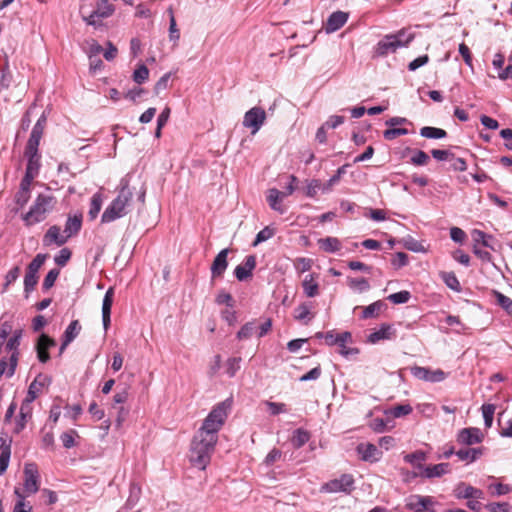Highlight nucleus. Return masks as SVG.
Listing matches in <instances>:
<instances>
[{
  "mask_svg": "<svg viewBox=\"0 0 512 512\" xmlns=\"http://www.w3.org/2000/svg\"><path fill=\"white\" fill-rule=\"evenodd\" d=\"M412 407L409 404L397 405L389 409L388 413L395 418L406 416L412 412Z\"/></svg>",
  "mask_w": 512,
  "mask_h": 512,
  "instance_id": "5fc2aeb1",
  "label": "nucleus"
},
{
  "mask_svg": "<svg viewBox=\"0 0 512 512\" xmlns=\"http://www.w3.org/2000/svg\"><path fill=\"white\" fill-rule=\"evenodd\" d=\"M310 439V434L302 429L298 428L293 432L291 443L294 448L299 449L304 446Z\"/></svg>",
  "mask_w": 512,
  "mask_h": 512,
  "instance_id": "2f4dec72",
  "label": "nucleus"
},
{
  "mask_svg": "<svg viewBox=\"0 0 512 512\" xmlns=\"http://www.w3.org/2000/svg\"><path fill=\"white\" fill-rule=\"evenodd\" d=\"M256 267V257L248 255L245 257L243 264L235 267L234 275L239 281H245L252 276V271Z\"/></svg>",
  "mask_w": 512,
  "mask_h": 512,
  "instance_id": "dca6fc26",
  "label": "nucleus"
},
{
  "mask_svg": "<svg viewBox=\"0 0 512 512\" xmlns=\"http://www.w3.org/2000/svg\"><path fill=\"white\" fill-rule=\"evenodd\" d=\"M354 478L350 474H342L339 478L325 483L321 490L327 493H350L353 490Z\"/></svg>",
  "mask_w": 512,
  "mask_h": 512,
  "instance_id": "39448f33",
  "label": "nucleus"
},
{
  "mask_svg": "<svg viewBox=\"0 0 512 512\" xmlns=\"http://www.w3.org/2000/svg\"><path fill=\"white\" fill-rule=\"evenodd\" d=\"M403 245L406 249L413 252H422L424 250L423 245L411 236L403 240Z\"/></svg>",
  "mask_w": 512,
  "mask_h": 512,
  "instance_id": "bf43d9fd",
  "label": "nucleus"
},
{
  "mask_svg": "<svg viewBox=\"0 0 512 512\" xmlns=\"http://www.w3.org/2000/svg\"><path fill=\"white\" fill-rule=\"evenodd\" d=\"M419 475L424 478L441 477L450 472L449 463H439L435 465L424 466L418 464Z\"/></svg>",
  "mask_w": 512,
  "mask_h": 512,
  "instance_id": "2eb2a0df",
  "label": "nucleus"
},
{
  "mask_svg": "<svg viewBox=\"0 0 512 512\" xmlns=\"http://www.w3.org/2000/svg\"><path fill=\"white\" fill-rule=\"evenodd\" d=\"M482 415L484 419V425L486 428H490L493 422V416L495 412V405L493 404H483L481 407Z\"/></svg>",
  "mask_w": 512,
  "mask_h": 512,
  "instance_id": "ea45409f",
  "label": "nucleus"
},
{
  "mask_svg": "<svg viewBox=\"0 0 512 512\" xmlns=\"http://www.w3.org/2000/svg\"><path fill=\"white\" fill-rule=\"evenodd\" d=\"M410 371L415 378L431 383L442 382L448 376V373L444 372L441 369L432 370L428 367L421 366H414L410 369Z\"/></svg>",
  "mask_w": 512,
  "mask_h": 512,
  "instance_id": "0eeeda50",
  "label": "nucleus"
},
{
  "mask_svg": "<svg viewBox=\"0 0 512 512\" xmlns=\"http://www.w3.org/2000/svg\"><path fill=\"white\" fill-rule=\"evenodd\" d=\"M323 185L319 179H312L307 182L305 188V195L309 198H314L319 191L323 192Z\"/></svg>",
  "mask_w": 512,
  "mask_h": 512,
  "instance_id": "e433bc0d",
  "label": "nucleus"
},
{
  "mask_svg": "<svg viewBox=\"0 0 512 512\" xmlns=\"http://www.w3.org/2000/svg\"><path fill=\"white\" fill-rule=\"evenodd\" d=\"M318 244L320 248L327 253H335L341 248V242L335 237L321 238Z\"/></svg>",
  "mask_w": 512,
  "mask_h": 512,
  "instance_id": "c85d7f7f",
  "label": "nucleus"
},
{
  "mask_svg": "<svg viewBox=\"0 0 512 512\" xmlns=\"http://www.w3.org/2000/svg\"><path fill=\"white\" fill-rule=\"evenodd\" d=\"M67 240L66 235L64 233L62 234L60 227L56 225L51 226L44 235L45 245L55 243L57 246H62Z\"/></svg>",
  "mask_w": 512,
  "mask_h": 512,
  "instance_id": "412c9836",
  "label": "nucleus"
},
{
  "mask_svg": "<svg viewBox=\"0 0 512 512\" xmlns=\"http://www.w3.org/2000/svg\"><path fill=\"white\" fill-rule=\"evenodd\" d=\"M101 207H102L101 194L95 193L91 198L90 207H89V211H88V215L91 220L96 219V217L98 216V214L101 210Z\"/></svg>",
  "mask_w": 512,
  "mask_h": 512,
  "instance_id": "f704fd0d",
  "label": "nucleus"
},
{
  "mask_svg": "<svg viewBox=\"0 0 512 512\" xmlns=\"http://www.w3.org/2000/svg\"><path fill=\"white\" fill-rule=\"evenodd\" d=\"M394 335V330L390 324H382L378 330L373 331L368 336V341L372 344L379 342L380 340L391 339Z\"/></svg>",
  "mask_w": 512,
  "mask_h": 512,
  "instance_id": "5701e85b",
  "label": "nucleus"
},
{
  "mask_svg": "<svg viewBox=\"0 0 512 512\" xmlns=\"http://www.w3.org/2000/svg\"><path fill=\"white\" fill-rule=\"evenodd\" d=\"M22 338V330H15L13 335L8 339L5 349L8 352H11L10 355V366H9V374H14L15 369L18 363L19 351L18 347L20 345V340Z\"/></svg>",
  "mask_w": 512,
  "mask_h": 512,
  "instance_id": "1a4fd4ad",
  "label": "nucleus"
},
{
  "mask_svg": "<svg viewBox=\"0 0 512 512\" xmlns=\"http://www.w3.org/2000/svg\"><path fill=\"white\" fill-rule=\"evenodd\" d=\"M42 138L41 134H37L36 132H31L30 137L27 141L25 151H29L35 154V151H38V147L40 144V140Z\"/></svg>",
  "mask_w": 512,
  "mask_h": 512,
  "instance_id": "6e6d98bb",
  "label": "nucleus"
},
{
  "mask_svg": "<svg viewBox=\"0 0 512 512\" xmlns=\"http://www.w3.org/2000/svg\"><path fill=\"white\" fill-rule=\"evenodd\" d=\"M168 13L170 15V19H169V39L171 41L177 42L179 40V38H180V32L177 29L176 20H175L174 13H173V10H172L171 7L168 9Z\"/></svg>",
  "mask_w": 512,
  "mask_h": 512,
  "instance_id": "79ce46f5",
  "label": "nucleus"
},
{
  "mask_svg": "<svg viewBox=\"0 0 512 512\" xmlns=\"http://www.w3.org/2000/svg\"><path fill=\"white\" fill-rule=\"evenodd\" d=\"M77 435L75 430H70L61 434L60 439L65 448L70 449L75 446L74 437Z\"/></svg>",
  "mask_w": 512,
  "mask_h": 512,
  "instance_id": "680f3d73",
  "label": "nucleus"
},
{
  "mask_svg": "<svg viewBox=\"0 0 512 512\" xmlns=\"http://www.w3.org/2000/svg\"><path fill=\"white\" fill-rule=\"evenodd\" d=\"M411 294L409 291L402 290L393 294H390L387 299L393 304H404L409 301Z\"/></svg>",
  "mask_w": 512,
  "mask_h": 512,
  "instance_id": "09e8293b",
  "label": "nucleus"
},
{
  "mask_svg": "<svg viewBox=\"0 0 512 512\" xmlns=\"http://www.w3.org/2000/svg\"><path fill=\"white\" fill-rule=\"evenodd\" d=\"M383 307H384V303L380 300L366 306L363 309L362 318L368 319V318L376 317Z\"/></svg>",
  "mask_w": 512,
  "mask_h": 512,
  "instance_id": "c9c22d12",
  "label": "nucleus"
},
{
  "mask_svg": "<svg viewBox=\"0 0 512 512\" xmlns=\"http://www.w3.org/2000/svg\"><path fill=\"white\" fill-rule=\"evenodd\" d=\"M265 405L268 407L271 415H278L288 411L287 406L284 403L266 401Z\"/></svg>",
  "mask_w": 512,
  "mask_h": 512,
  "instance_id": "e2e57ef3",
  "label": "nucleus"
},
{
  "mask_svg": "<svg viewBox=\"0 0 512 512\" xmlns=\"http://www.w3.org/2000/svg\"><path fill=\"white\" fill-rule=\"evenodd\" d=\"M148 77H149V70L144 64L139 65L133 73V80L137 84L144 83L148 79Z\"/></svg>",
  "mask_w": 512,
  "mask_h": 512,
  "instance_id": "3c124183",
  "label": "nucleus"
},
{
  "mask_svg": "<svg viewBox=\"0 0 512 512\" xmlns=\"http://www.w3.org/2000/svg\"><path fill=\"white\" fill-rule=\"evenodd\" d=\"M24 489L27 494H34L38 491L39 474L35 464H26L24 468Z\"/></svg>",
  "mask_w": 512,
  "mask_h": 512,
  "instance_id": "f8f14e48",
  "label": "nucleus"
},
{
  "mask_svg": "<svg viewBox=\"0 0 512 512\" xmlns=\"http://www.w3.org/2000/svg\"><path fill=\"white\" fill-rule=\"evenodd\" d=\"M171 77V73H165L155 84L154 92L156 95H159L163 90H166L169 86V80Z\"/></svg>",
  "mask_w": 512,
  "mask_h": 512,
  "instance_id": "0e129e2a",
  "label": "nucleus"
},
{
  "mask_svg": "<svg viewBox=\"0 0 512 512\" xmlns=\"http://www.w3.org/2000/svg\"><path fill=\"white\" fill-rule=\"evenodd\" d=\"M484 447H475V448H463L459 449L456 452V456L461 461H466L467 463H472L479 459L484 454Z\"/></svg>",
  "mask_w": 512,
  "mask_h": 512,
  "instance_id": "4be33fe9",
  "label": "nucleus"
},
{
  "mask_svg": "<svg viewBox=\"0 0 512 512\" xmlns=\"http://www.w3.org/2000/svg\"><path fill=\"white\" fill-rule=\"evenodd\" d=\"M391 264L396 268H402L408 264V255L404 252H397L391 260Z\"/></svg>",
  "mask_w": 512,
  "mask_h": 512,
  "instance_id": "338daca9",
  "label": "nucleus"
},
{
  "mask_svg": "<svg viewBox=\"0 0 512 512\" xmlns=\"http://www.w3.org/2000/svg\"><path fill=\"white\" fill-rule=\"evenodd\" d=\"M420 135L428 139H442L447 136V132L441 128L424 126L420 129Z\"/></svg>",
  "mask_w": 512,
  "mask_h": 512,
  "instance_id": "7c9ffc66",
  "label": "nucleus"
},
{
  "mask_svg": "<svg viewBox=\"0 0 512 512\" xmlns=\"http://www.w3.org/2000/svg\"><path fill=\"white\" fill-rule=\"evenodd\" d=\"M113 298H114V289L110 287L103 298L102 302V322L103 327L105 330L108 329L110 322H111V308L113 304Z\"/></svg>",
  "mask_w": 512,
  "mask_h": 512,
  "instance_id": "6ab92c4d",
  "label": "nucleus"
},
{
  "mask_svg": "<svg viewBox=\"0 0 512 512\" xmlns=\"http://www.w3.org/2000/svg\"><path fill=\"white\" fill-rule=\"evenodd\" d=\"M114 6L108 0H99L96 9L93 10L100 18H107L114 13Z\"/></svg>",
  "mask_w": 512,
  "mask_h": 512,
  "instance_id": "473e14b6",
  "label": "nucleus"
},
{
  "mask_svg": "<svg viewBox=\"0 0 512 512\" xmlns=\"http://www.w3.org/2000/svg\"><path fill=\"white\" fill-rule=\"evenodd\" d=\"M454 495L458 499H483L484 492L478 488L467 485L464 482L459 483L454 489Z\"/></svg>",
  "mask_w": 512,
  "mask_h": 512,
  "instance_id": "f3484780",
  "label": "nucleus"
},
{
  "mask_svg": "<svg viewBox=\"0 0 512 512\" xmlns=\"http://www.w3.org/2000/svg\"><path fill=\"white\" fill-rule=\"evenodd\" d=\"M80 331L81 325L79 321L73 320L64 331L62 338L66 339V343H71L79 335Z\"/></svg>",
  "mask_w": 512,
  "mask_h": 512,
  "instance_id": "72a5a7b5",
  "label": "nucleus"
},
{
  "mask_svg": "<svg viewBox=\"0 0 512 512\" xmlns=\"http://www.w3.org/2000/svg\"><path fill=\"white\" fill-rule=\"evenodd\" d=\"M439 275H440V278L443 280V282L446 284V286L449 287L451 290H453L455 292L461 291L462 288H461L460 282L454 272L442 271V272H440Z\"/></svg>",
  "mask_w": 512,
  "mask_h": 512,
  "instance_id": "c756f323",
  "label": "nucleus"
},
{
  "mask_svg": "<svg viewBox=\"0 0 512 512\" xmlns=\"http://www.w3.org/2000/svg\"><path fill=\"white\" fill-rule=\"evenodd\" d=\"M275 235V229L270 227V226H266L264 227L261 231L258 232V234L256 235V238L253 242V246H257L258 244L264 242V241H267L269 240L270 238H272L273 236Z\"/></svg>",
  "mask_w": 512,
  "mask_h": 512,
  "instance_id": "c03bdc74",
  "label": "nucleus"
},
{
  "mask_svg": "<svg viewBox=\"0 0 512 512\" xmlns=\"http://www.w3.org/2000/svg\"><path fill=\"white\" fill-rule=\"evenodd\" d=\"M496 300L499 306L510 313L512 311V300L500 292H496Z\"/></svg>",
  "mask_w": 512,
  "mask_h": 512,
  "instance_id": "774afa93",
  "label": "nucleus"
},
{
  "mask_svg": "<svg viewBox=\"0 0 512 512\" xmlns=\"http://www.w3.org/2000/svg\"><path fill=\"white\" fill-rule=\"evenodd\" d=\"M117 197L110 203L101 216L102 223H110L128 214V207L133 198L129 180L122 178Z\"/></svg>",
  "mask_w": 512,
  "mask_h": 512,
  "instance_id": "f03ea898",
  "label": "nucleus"
},
{
  "mask_svg": "<svg viewBox=\"0 0 512 512\" xmlns=\"http://www.w3.org/2000/svg\"><path fill=\"white\" fill-rule=\"evenodd\" d=\"M348 20V14L342 11L333 12L327 19L325 30L327 33H333L339 30Z\"/></svg>",
  "mask_w": 512,
  "mask_h": 512,
  "instance_id": "a211bd4d",
  "label": "nucleus"
},
{
  "mask_svg": "<svg viewBox=\"0 0 512 512\" xmlns=\"http://www.w3.org/2000/svg\"><path fill=\"white\" fill-rule=\"evenodd\" d=\"M47 258L46 254H37L34 259L29 263L27 267V271L31 273L38 274L39 269L44 264Z\"/></svg>",
  "mask_w": 512,
  "mask_h": 512,
  "instance_id": "603ef678",
  "label": "nucleus"
},
{
  "mask_svg": "<svg viewBox=\"0 0 512 512\" xmlns=\"http://www.w3.org/2000/svg\"><path fill=\"white\" fill-rule=\"evenodd\" d=\"M352 341V335L350 332L345 331L340 334H335L333 330L325 333V343L328 346L336 345L337 342L348 343Z\"/></svg>",
  "mask_w": 512,
  "mask_h": 512,
  "instance_id": "a878e982",
  "label": "nucleus"
},
{
  "mask_svg": "<svg viewBox=\"0 0 512 512\" xmlns=\"http://www.w3.org/2000/svg\"><path fill=\"white\" fill-rule=\"evenodd\" d=\"M409 131L406 128H400V127H391L390 129H387L383 133V137L386 140H394L395 138L408 134Z\"/></svg>",
  "mask_w": 512,
  "mask_h": 512,
  "instance_id": "4d7b16f0",
  "label": "nucleus"
},
{
  "mask_svg": "<svg viewBox=\"0 0 512 512\" xmlns=\"http://www.w3.org/2000/svg\"><path fill=\"white\" fill-rule=\"evenodd\" d=\"M71 258V251L68 248H63L55 256L54 261L58 266H65Z\"/></svg>",
  "mask_w": 512,
  "mask_h": 512,
  "instance_id": "69168bd1",
  "label": "nucleus"
},
{
  "mask_svg": "<svg viewBox=\"0 0 512 512\" xmlns=\"http://www.w3.org/2000/svg\"><path fill=\"white\" fill-rule=\"evenodd\" d=\"M54 198L50 195L39 194L30 210L24 215L26 225L30 226L43 221L46 213L52 208Z\"/></svg>",
  "mask_w": 512,
  "mask_h": 512,
  "instance_id": "20e7f679",
  "label": "nucleus"
},
{
  "mask_svg": "<svg viewBox=\"0 0 512 512\" xmlns=\"http://www.w3.org/2000/svg\"><path fill=\"white\" fill-rule=\"evenodd\" d=\"M415 35L409 29L403 28L391 34L384 35L373 47V57H386L395 53L399 48L408 47Z\"/></svg>",
  "mask_w": 512,
  "mask_h": 512,
  "instance_id": "7ed1b4c3",
  "label": "nucleus"
},
{
  "mask_svg": "<svg viewBox=\"0 0 512 512\" xmlns=\"http://www.w3.org/2000/svg\"><path fill=\"white\" fill-rule=\"evenodd\" d=\"M50 382V379L43 374H39L29 385L27 392V403H32L40 393L41 389Z\"/></svg>",
  "mask_w": 512,
  "mask_h": 512,
  "instance_id": "aec40b11",
  "label": "nucleus"
},
{
  "mask_svg": "<svg viewBox=\"0 0 512 512\" xmlns=\"http://www.w3.org/2000/svg\"><path fill=\"white\" fill-rule=\"evenodd\" d=\"M266 120V112L263 108L255 106L248 110L243 118V126L251 129V134H256Z\"/></svg>",
  "mask_w": 512,
  "mask_h": 512,
  "instance_id": "423d86ee",
  "label": "nucleus"
},
{
  "mask_svg": "<svg viewBox=\"0 0 512 512\" xmlns=\"http://www.w3.org/2000/svg\"><path fill=\"white\" fill-rule=\"evenodd\" d=\"M38 279V274L26 271L24 277V292L26 293V296H28V294L34 290L38 283Z\"/></svg>",
  "mask_w": 512,
  "mask_h": 512,
  "instance_id": "4c0bfd02",
  "label": "nucleus"
},
{
  "mask_svg": "<svg viewBox=\"0 0 512 512\" xmlns=\"http://www.w3.org/2000/svg\"><path fill=\"white\" fill-rule=\"evenodd\" d=\"M434 499L431 496L411 495L408 499L406 507L414 512H434L431 508L434 505Z\"/></svg>",
  "mask_w": 512,
  "mask_h": 512,
  "instance_id": "9b49d317",
  "label": "nucleus"
},
{
  "mask_svg": "<svg viewBox=\"0 0 512 512\" xmlns=\"http://www.w3.org/2000/svg\"><path fill=\"white\" fill-rule=\"evenodd\" d=\"M25 157L27 158V167L26 172L38 175L40 168V159L41 156L38 151H35V154L29 151L24 152Z\"/></svg>",
  "mask_w": 512,
  "mask_h": 512,
  "instance_id": "cd10ccee",
  "label": "nucleus"
},
{
  "mask_svg": "<svg viewBox=\"0 0 512 512\" xmlns=\"http://www.w3.org/2000/svg\"><path fill=\"white\" fill-rule=\"evenodd\" d=\"M404 460L418 469V464H422V462L426 460V453L423 451H416L405 455Z\"/></svg>",
  "mask_w": 512,
  "mask_h": 512,
  "instance_id": "37998d69",
  "label": "nucleus"
},
{
  "mask_svg": "<svg viewBox=\"0 0 512 512\" xmlns=\"http://www.w3.org/2000/svg\"><path fill=\"white\" fill-rule=\"evenodd\" d=\"M231 404L228 400L218 403L204 419L202 426L193 437L190 462L204 470L210 463L211 455L218 440V432L225 423Z\"/></svg>",
  "mask_w": 512,
  "mask_h": 512,
  "instance_id": "f257e3e1",
  "label": "nucleus"
},
{
  "mask_svg": "<svg viewBox=\"0 0 512 512\" xmlns=\"http://www.w3.org/2000/svg\"><path fill=\"white\" fill-rule=\"evenodd\" d=\"M11 456L10 443L0 453V476L7 470Z\"/></svg>",
  "mask_w": 512,
  "mask_h": 512,
  "instance_id": "de8ad7c7",
  "label": "nucleus"
},
{
  "mask_svg": "<svg viewBox=\"0 0 512 512\" xmlns=\"http://www.w3.org/2000/svg\"><path fill=\"white\" fill-rule=\"evenodd\" d=\"M12 82V74L9 69L8 63H5L4 67L1 69V78H0V91L8 89Z\"/></svg>",
  "mask_w": 512,
  "mask_h": 512,
  "instance_id": "a18cd8bd",
  "label": "nucleus"
},
{
  "mask_svg": "<svg viewBox=\"0 0 512 512\" xmlns=\"http://www.w3.org/2000/svg\"><path fill=\"white\" fill-rule=\"evenodd\" d=\"M315 279L316 276L314 274H308L302 282L303 291L307 297L312 298L317 296L319 293V285Z\"/></svg>",
  "mask_w": 512,
  "mask_h": 512,
  "instance_id": "393cba45",
  "label": "nucleus"
},
{
  "mask_svg": "<svg viewBox=\"0 0 512 512\" xmlns=\"http://www.w3.org/2000/svg\"><path fill=\"white\" fill-rule=\"evenodd\" d=\"M230 252V249L225 248L221 250L213 260V263L211 265V278H222L224 272L226 271L228 267V254Z\"/></svg>",
  "mask_w": 512,
  "mask_h": 512,
  "instance_id": "ddd939ff",
  "label": "nucleus"
},
{
  "mask_svg": "<svg viewBox=\"0 0 512 512\" xmlns=\"http://www.w3.org/2000/svg\"><path fill=\"white\" fill-rule=\"evenodd\" d=\"M356 449L360 455V458L366 462H377L382 458L383 455L382 451L372 443H360Z\"/></svg>",
  "mask_w": 512,
  "mask_h": 512,
  "instance_id": "4468645a",
  "label": "nucleus"
},
{
  "mask_svg": "<svg viewBox=\"0 0 512 512\" xmlns=\"http://www.w3.org/2000/svg\"><path fill=\"white\" fill-rule=\"evenodd\" d=\"M283 195H282V192L279 191L278 189L276 188H272V189H269L268 191V196H267V201L269 203V206L271 207V209L283 214L285 212V210L283 209V207L280 205V202L283 200Z\"/></svg>",
  "mask_w": 512,
  "mask_h": 512,
  "instance_id": "bb28decb",
  "label": "nucleus"
},
{
  "mask_svg": "<svg viewBox=\"0 0 512 512\" xmlns=\"http://www.w3.org/2000/svg\"><path fill=\"white\" fill-rule=\"evenodd\" d=\"M309 315H310V306L307 305L306 303L299 305L294 310V317L298 321L306 320L307 318H309Z\"/></svg>",
  "mask_w": 512,
  "mask_h": 512,
  "instance_id": "052dcab7",
  "label": "nucleus"
},
{
  "mask_svg": "<svg viewBox=\"0 0 512 512\" xmlns=\"http://www.w3.org/2000/svg\"><path fill=\"white\" fill-rule=\"evenodd\" d=\"M81 226L82 215L69 216L65 224L64 234L69 239L80 231Z\"/></svg>",
  "mask_w": 512,
  "mask_h": 512,
  "instance_id": "b1692460",
  "label": "nucleus"
},
{
  "mask_svg": "<svg viewBox=\"0 0 512 512\" xmlns=\"http://www.w3.org/2000/svg\"><path fill=\"white\" fill-rule=\"evenodd\" d=\"M255 330V322H247L238 331L237 338L239 340L248 339L254 334Z\"/></svg>",
  "mask_w": 512,
  "mask_h": 512,
  "instance_id": "864d4df0",
  "label": "nucleus"
},
{
  "mask_svg": "<svg viewBox=\"0 0 512 512\" xmlns=\"http://www.w3.org/2000/svg\"><path fill=\"white\" fill-rule=\"evenodd\" d=\"M241 358L233 357L229 358L226 362V373L228 376L233 377L236 372L240 369Z\"/></svg>",
  "mask_w": 512,
  "mask_h": 512,
  "instance_id": "13d9d810",
  "label": "nucleus"
},
{
  "mask_svg": "<svg viewBox=\"0 0 512 512\" xmlns=\"http://www.w3.org/2000/svg\"><path fill=\"white\" fill-rule=\"evenodd\" d=\"M484 440V434L477 427H468L460 429L456 434V441L460 445L472 446L479 444Z\"/></svg>",
  "mask_w": 512,
  "mask_h": 512,
  "instance_id": "6e6552de",
  "label": "nucleus"
},
{
  "mask_svg": "<svg viewBox=\"0 0 512 512\" xmlns=\"http://www.w3.org/2000/svg\"><path fill=\"white\" fill-rule=\"evenodd\" d=\"M430 161L429 155L423 150H415L410 159V163L414 166H425Z\"/></svg>",
  "mask_w": 512,
  "mask_h": 512,
  "instance_id": "58836bf2",
  "label": "nucleus"
},
{
  "mask_svg": "<svg viewBox=\"0 0 512 512\" xmlns=\"http://www.w3.org/2000/svg\"><path fill=\"white\" fill-rule=\"evenodd\" d=\"M59 274H60L59 269H56V268L51 269L47 273V275L45 276V278L43 280V283H42L43 290H49L50 288H52L54 286L55 281L58 278Z\"/></svg>",
  "mask_w": 512,
  "mask_h": 512,
  "instance_id": "8fccbe9b",
  "label": "nucleus"
},
{
  "mask_svg": "<svg viewBox=\"0 0 512 512\" xmlns=\"http://www.w3.org/2000/svg\"><path fill=\"white\" fill-rule=\"evenodd\" d=\"M347 165H343L338 168L335 175H333L326 183L323 185V193L330 192L332 187L340 181L341 176L345 173Z\"/></svg>",
  "mask_w": 512,
  "mask_h": 512,
  "instance_id": "a19ab883",
  "label": "nucleus"
},
{
  "mask_svg": "<svg viewBox=\"0 0 512 512\" xmlns=\"http://www.w3.org/2000/svg\"><path fill=\"white\" fill-rule=\"evenodd\" d=\"M348 286L359 292L367 291L370 288L369 282L365 278H348Z\"/></svg>",
  "mask_w": 512,
  "mask_h": 512,
  "instance_id": "49530a36",
  "label": "nucleus"
},
{
  "mask_svg": "<svg viewBox=\"0 0 512 512\" xmlns=\"http://www.w3.org/2000/svg\"><path fill=\"white\" fill-rule=\"evenodd\" d=\"M56 346V341L45 333H42L36 341L35 350L37 358L41 363H46L50 360L49 349Z\"/></svg>",
  "mask_w": 512,
  "mask_h": 512,
  "instance_id": "9d476101",
  "label": "nucleus"
}]
</instances>
